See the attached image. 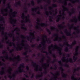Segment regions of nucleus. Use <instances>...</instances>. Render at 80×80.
Instances as JSON below:
<instances>
[{
	"instance_id": "45",
	"label": "nucleus",
	"mask_w": 80,
	"mask_h": 80,
	"mask_svg": "<svg viewBox=\"0 0 80 80\" xmlns=\"http://www.w3.org/2000/svg\"><path fill=\"white\" fill-rule=\"evenodd\" d=\"M3 48V45L2 44L1 42H0V48Z\"/></svg>"
},
{
	"instance_id": "4",
	"label": "nucleus",
	"mask_w": 80,
	"mask_h": 80,
	"mask_svg": "<svg viewBox=\"0 0 80 80\" xmlns=\"http://www.w3.org/2000/svg\"><path fill=\"white\" fill-rule=\"evenodd\" d=\"M18 31V32H19L20 31V29L18 28H15V29L13 30L12 31V33H10V34H8V35L10 37H12V36H14V32L15 31Z\"/></svg>"
},
{
	"instance_id": "31",
	"label": "nucleus",
	"mask_w": 80,
	"mask_h": 80,
	"mask_svg": "<svg viewBox=\"0 0 80 80\" xmlns=\"http://www.w3.org/2000/svg\"><path fill=\"white\" fill-rule=\"evenodd\" d=\"M17 14V12L16 11H14V12L12 13V14L13 15L12 16V17L14 18V17H16V14Z\"/></svg>"
},
{
	"instance_id": "59",
	"label": "nucleus",
	"mask_w": 80,
	"mask_h": 80,
	"mask_svg": "<svg viewBox=\"0 0 80 80\" xmlns=\"http://www.w3.org/2000/svg\"><path fill=\"white\" fill-rule=\"evenodd\" d=\"M51 29L52 30H55V27H52L51 28Z\"/></svg>"
},
{
	"instance_id": "14",
	"label": "nucleus",
	"mask_w": 80,
	"mask_h": 80,
	"mask_svg": "<svg viewBox=\"0 0 80 80\" xmlns=\"http://www.w3.org/2000/svg\"><path fill=\"white\" fill-rule=\"evenodd\" d=\"M68 31L67 29H66L64 31V32L65 33L67 36H71L72 34H71V31H70V32H68Z\"/></svg>"
},
{
	"instance_id": "26",
	"label": "nucleus",
	"mask_w": 80,
	"mask_h": 80,
	"mask_svg": "<svg viewBox=\"0 0 80 80\" xmlns=\"http://www.w3.org/2000/svg\"><path fill=\"white\" fill-rule=\"evenodd\" d=\"M3 19H4V18L2 16L1 17L0 19V22L1 23H2V22L4 23H5V21L3 20Z\"/></svg>"
},
{
	"instance_id": "3",
	"label": "nucleus",
	"mask_w": 80,
	"mask_h": 80,
	"mask_svg": "<svg viewBox=\"0 0 80 80\" xmlns=\"http://www.w3.org/2000/svg\"><path fill=\"white\" fill-rule=\"evenodd\" d=\"M43 37V39H44V41H42V42H41V44H42L43 46H44L43 48H42V49H45V38L46 39V41H47V35H45L42 36Z\"/></svg>"
},
{
	"instance_id": "50",
	"label": "nucleus",
	"mask_w": 80,
	"mask_h": 80,
	"mask_svg": "<svg viewBox=\"0 0 80 80\" xmlns=\"http://www.w3.org/2000/svg\"><path fill=\"white\" fill-rule=\"evenodd\" d=\"M74 18H75V19H74V22H75V23H77V21H78L77 19L75 18V17H74Z\"/></svg>"
},
{
	"instance_id": "63",
	"label": "nucleus",
	"mask_w": 80,
	"mask_h": 80,
	"mask_svg": "<svg viewBox=\"0 0 80 80\" xmlns=\"http://www.w3.org/2000/svg\"><path fill=\"white\" fill-rule=\"evenodd\" d=\"M8 78H10V79H11V78H12V77L10 75H8Z\"/></svg>"
},
{
	"instance_id": "47",
	"label": "nucleus",
	"mask_w": 80,
	"mask_h": 80,
	"mask_svg": "<svg viewBox=\"0 0 80 80\" xmlns=\"http://www.w3.org/2000/svg\"><path fill=\"white\" fill-rule=\"evenodd\" d=\"M2 14H3V16H5V17H7V16L8 15V13H2Z\"/></svg>"
},
{
	"instance_id": "58",
	"label": "nucleus",
	"mask_w": 80,
	"mask_h": 80,
	"mask_svg": "<svg viewBox=\"0 0 80 80\" xmlns=\"http://www.w3.org/2000/svg\"><path fill=\"white\" fill-rule=\"evenodd\" d=\"M57 76H60V72H57L56 73Z\"/></svg>"
},
{
	"instance_id": "15",
	"label": "nucleus",
	"mask_w": 80,
	"mask_h": 80,
	"mask_svg": "<svg viewBox=\"0 0 80 80\" xmlns=\"http://www.w3.org/2000/svg\"><path fill=\"white\" fill-rule=\"evenodd\" d=\"M30 62H31L32 63V65L34 67H35V66H36L37 67H38V65H37L36 64V62H35L32 60H30Z\"/></svg>"
},
{
	"instance_id": "28",
	"label": "nucleus",
	"mask_w": 80,
	"mask_h": 80,
	"mask_svg": "<svg viewBox=\"0 0 80 80\" xmlns=\"http://www.w3.org/2000/svg\"><path fill=\"white\" fill-rule=\"evenodd\" d=\"M58 48H59L58 49V51L59 52V54L60 55H62V52L61 50L62 48H60V47H58Z\"/></svg>"
},
{
	"instance_id": "41",
	"label": "nucleus",
	"mask_w": 80,
	"mask_h": 80,
	"mask_svg": "<svg viewBox=\"0 0 80 80\" xmlns=\"http://www.w3.org/2000/svg\"><path fill=\"white\" fill-rule=\"evenodd\" d=\"M77 44V41L75 40H74L73 41V42H72V45H75Z\"/></svg>"
},
{
	"instance_id": "34",
	"label": "nucleus",
	"mask_w": 80,
	"mask_h": 80,
	"mask_svg": "<svg viewBox=\"0 0 80 80\" xmlns=\"http://www.w3.org/2000/svg\"><path fill=\"white\" fill-rule=\"evenodd\" d=\"M54 42H55L56 41H58L59 42H61L62 41V39L61 38H60L58 40V39H55L53 40Z\"/></svg>"
},
{
	"instance_id": "54",
	"label": "nucleus",
	"mask_w": 80,
	"mask_h": 80,
	"mask_svg": "<svg viewBox=\"0 0 80 80\" xmlns=\"http://www.w3.org/2000/svg\"><path fill=\"white\" fill-rule=\"evenodd\" d=\"M14 51V49H12L11 50H10L9 51V53H12V52H13V51Z\"/></svg>"
},
{
	"instance_id": "19",
	"label": "nucleus",
	"mask_w": 80,
	"mask_h": 80,
	"mask_svg": "<svg viewBox=\"0 0 80 80\" xmlns=\"http://www.w3.org/2000/svg\"><path fill=\"white\" fill-rule=\"evenodd\" d=\"M28 52V51H26L25 52H24L22 53V55H24V56H25V58H28V57H29L28 55H27Z\"/></svg>"
},
{
	"instance_id": "16",
	"label": "nucleus",
	"mask_w": 80,
	"mask_h": 80,
	"mask_svg": "<svg viewBox=\"0 0 80 80\" xmlns=\"http://www.w3.org/2000/svg\"><path fill=\"white\" fill-rule=\"evenodd\" d=\"M21 29L24 30L25 31H27V28L26 27H25V25L24 23H23L21 25Z\"/></svg>"
},
{
	"instance_id": "33",
	"label": "nucleus",
	"mask_w": 80,
	"mask_h": 80,
	"mask_svg": "<svg viewBox=\"0 0 80 80\" xmlns=\"http://www.w3.org/2000/svg\"><path fill=\"white\" fill-rule=\"evenodd\" d=\"M79 70H80V67L77 68H75L74 69L73 72L75 73L76 71H78Z\"/></svg>"
},
{
	"instance_id": "48",
	"label": "nucleus",
	"mask_w": 80,
	"mask_h": 80,
	"mask_svg": "<svg viewBox=\"0 0 80 80\" xmlns=\"http://www.w3.org/2000/svg\"><path fill=\"white\" fill-rule=\"evenodd\" d=\"M41 52H42L43 53H45L46 54V55H48V52L45 51H43V50H42L41 51Z\"/></svg>"
},
{
	"instance_id": "36",
	"label": "nucleus",
	"mask_w": 80,
	"mask_h": 80,
	"mask_svg": "<svg viewBox=\"0 0 80 80\" xmlns=\"http://www.w3.org/2000/svg\"><path fill=\"white\" fill-rule=\"evenodd\" d=\"M55 46H56V47H58V46L57 45V44H56L54 46H53V44H51V46H49L48 48H53V47H55Z\"/></svg>"
},
{
	"instance_id": "11",
	"label": "nucleus",
	"mask_w": 80,
	"mask_h": 80,
	"mask_svg": "<svg viewBox=\"0 0 80 80\" xmlns=\"http://www.w3.org/2000/svg\"><path fill=\"white\" fill-rule=\"evenodd\" d=\"M39 8V7H38L37 8H32V12H33L32 14V15H33V16H35L36 15V14H35V13H34V11L33 10H35V12H36V11H37V10Z\"/></svg>"
},
{
	"instance_id": "29",
	"label": "nucleus",
	"mask_w": 80,
	"mask_h": 80,
	"mask_svg": "<svg viewBox=\"0 0 80 80\" xmlns=\"http://www.w3.org/2000/svg\"><path fill=\"white\" fill-rule=\"evenodd\" d=\"M40 26H42V27H47L48 26V24H45V23H42L41 24H40Z\"/></svg>"
},
{
	"instance_id": "32",
	"label": "nucleus",
	"mask_w": 80,
	"mask_h": 80,
	"mask_svg": "<svg viewBox=\"0 0 80 80\" xmlns=\"http://www.w3.org/2000/svg\"><path fill=\"white\" fill-rule=\"evenodd\" d=\"M6 42L7 44H8L9 46H10V47H12V42H10L9 43V40H8V41H6Z\"/></svg>"
},
{
	"instance_id": "64",
	"label": "nucleus",
	"mask_w": 80,
	"mask_h": 80,
	"mask_svg": "<svg viewBox=\"0 0 80 80\" xmlns=\"http://www.w3.org/2000/svg\"><path fill=\"white\" fill-rule=\"evenodd\" d=\"M50 0H48V1H47V3H48V4H50Z\"/></svg>"
},
{
	"instance_id": "5",
	"label": "nucleus",
	"mask_w": 80,
	"mask_h": 80,
	"mask_svg": "<svg viewBox=\"0 0 80 80\" xmlns=\"http://www.w3.org/2000/svg\"><path fill=\"white\" fill-rule=\"evenodd\" d=\"M59 69L61 71V73H63L62 75V77L63 78H67V74H65V73L63 72H64V69L62 68V67H61L59 68Z\"/></svg>"
},
{
	"instance_id": "18",
	"label": "nucleus",
	"mask_w": 80,
	"mask_h": 80,
	"mask_svg": "<svg viewBox=\"0 0 80 80\" xmlns=\"http://www.w3.org/2000/svg\"><path fill=\"white\" fill-rule=\"evenodd\" d=\"M78 27H79L78 26L77 27H74V30H76L77 31L76 32V33H77L79 34L80 33V29H77V28H78Z\"/></svg>"
},
{
	"instance_id": "2",
	"label": "nucleus",
	"mask_w": 80,
	"mask_h": 80,
	"mask_svg": "<svg viewBox=\"0 0 80 80\" xmlns=\"http://www.w3.org/2000/svg\"><path fill=\"white\" fill-rule=\"evenodd\" d=\"M24 67H25L24 63H22V64H20L19 67L18 68V69H19V70H18V71H16V73H22V72H23L24 71H23V68H24Z\"/></svg>"
},
{
	"instance_id": "52",
	"label": "nucleus",
	"mask_w": 80,
	"mask_h": 80,
	"mask_svg": "<svg viewBox=\"0 0 80 80\" xmlns=\"http://www.w3.org/2000/svg\"><path fill=\"white\" fill-rule=\"evenodd\" d=\"M65 58H66V57L65 56L62 59V62H64V61L65 60Z\"/></svg>"
},
{
	"instance_id": "35",
	"label": "nucleus",
	"mask_w": 80,
	"mask_h": 80,
	"mask_svg": "<svg viewBox=\"0 0 80 80\" xmlns=\"http://www.w3.org/2000/svg\"><path fill=\"white\" fill-rule=\"evenodd\" d=\"M25 18V13H24V12H23L22 13V14L21 18L23 20V19H24V18Z\"/></svg>"
},
{
	"instance_id": "51",
	"label": "nucleus",
	"mask_w": 80,
	"mask_h": 80,
	"mask_svg": "<svg viewBox=\"0 0 80 80\" xmlns=\"http://www.w3.org/2000/svg\"><path fill=\"white\" fill-rule=\"evenodd\" d=\"M48 41H49V42H48V41H47L48 42V44H50V43H52V41L50 39H48Z\"/></svg>"
},
{
	"instance_id": "57",
	"label": "nucleus",
	"mask_w": 80,
	"mask_h": 80,
	"mask_svg": "<svg viewBox=\"0 0 80 80\" xmlns=\"http://www.w3.org/2000/svg\"><path fill=\"white\" fill-rule=\"evenodd\" d=\"M72 58H73V59L74 60V62H76V61L77 60H76L75 59V56H73V57H72Z\"/></svg>"
},
{
	"instance_id": "55",
	"label": "nucleus",
	"mask_w": 80,
	"mask_h": 80,
	"mask_svg": "<svg viewBox=\"0 0 80 80\" xmlns=\"http://www.w3.org/2000/svg\"><path fill=\"white\" fill-rule=\"evenodd\" d=\"M0 58H2V62H5V59L3 58V57L1 56L0 57Z\"/></svg>"
},
{
	"instance_id": "60",
	"label": "nucleus",
	"mask_w": 80,
	"mask_h": 80,
	"mask_svg": "<svg viewBox=\"0 0 80 80\" xmlns=\"http://www.w3.org/2000/svg\"><path fill=\"white\" fill-rule=\"evenodd\" d=\"M26 70H29V67L27 65L26 66Z\"/></svg>"
},
{
	"instance_id": "25",
	"label": "nucleus",
	"mask_w": 80,
	"mask_h": 80,
	"mask_svg": "<svg viewBox=\"0 0 80 80\" xmlns=\"http://www.w3.org/2000/svg\"><path fill=\"white\" fill-rule=\"evenodd\" d=\"M19 5V6H21V3H20V1H18L16 3V4L15 5V7H17V6Z\"/></svg>"
},
{
	"instance_id": "1",
	"label": "nucleus",
	"mask_w": 80,
	"mask_h": 80,
	"mask_svg": "<svg viewBox=\"0 0 80 80\" xmlns=\"http://www.w3.org/2000/svg\"><path fill=\"white\" fill-rule=\"evenodd\" d=\"M62 8H63L62 11V13H61V11H60L59 14H60V15H62V16H64V15H65V11H68V13L69 16H72V14H73V13H75V11H74V8H72V11L71 12H70V11L68 10V9L67 8L65 7L64 6H62Z\"/></svg>"
},
{
	"instance_id": "49",
	"label": "nucleus",
	"mask_w": 80,
	"mask_h": 80,
	"mask_svg": "<svg viewBox=\"0 0 80 80\" xmlns=\"http://www.w3.org/2000/svg\"><path fill=\"white\" fill-rule=\"evenodd\" d=\"M58 63L60 64V65H61V66H63V65L62 64V61H59L58 62Z\"/></svg>"
},
{
	"instance_id": "6",
	"label": "nucleus",
	"mask_w": 80,
	"mask_h": 80,
	"mask_svg": "<svg viewBox=\"0 0 80 80\" xmlns=\"http://www.w3.org/2000/svg\"><path fill=\"white\" fill-rule=\"evenodd\" d=\"M43 65H45V66H46L45 67H44L43 68V69L44 70V72L43 73L45 74H47V67H49V65H50V64L49 63V64H48L46 63H44Z\"/></svg>"
},
{
	"instance_id": "8",
	"label": "nucleus",
	"mask_w": 80,
	"mask_h": 80,
	"mask_svg": "<svg viewBox=\"0 0 80 80\" xmlns=\"http://www.w3.org/2000/svg\"><path fill=\"white\" fill-rule=\"evenodd\" d=\"M12 45L13 47L15 48V49H16V50H17V51H18V50L21 51V50L23 49V47H20L18 46V48L16 47H15V44L14 43H12Z\"/></svg>"
},
{
	"instance_id": "20",
	"label": "nucleus",
	"mask_w": 80,
	"mask_h": 80,
	"mask_svg": "<svg viewBox=\"0 0 80 80\" xmlns=\"http://www.w3.org/2000/svg\"><path fill=\"white\" fill-rule=\"evenodd\" d=\"M65 42H66V45L67 46V47H70V48H72V45H70L68 44V42L67 41V40L65 41Z\"/></svg>"
},
{
	"instance_id": "17",
	"label": "nucleus",
	"mask_w": 80,
	"mask_h": 80,
	"mask_svg": "<svg viewBox=\"0 0 80 80\" xmlns=\"http://www.w3.org/2000/svg\"><path fill=\"white\" fill-rule=\"evenodd\" d=\"M79 48V47L78 46H77L75 48V53L74 54L75 56H77V55H78V48Z\"/></svg>"
},
{
	"instance_id": "43",
	"label": "nucleus",
	"mask_w": 80,
	"mask_h": 80,
	"mask_svg": "<svg viewBox=\"0 0 80 80\" xmlns=\"http://www.w3.org/2000/svg\"><path fill=\"white\" fill-rule=\"evenodd\" d=\"M59 16V15H58V16H57V17H58V18H57L56 20V22H58L59 21H60V18H59V17H58V16Z\"/></svg>"
},
{
	"instance_id": "38",
	"label": "nucleus",
	"mask_w": 80,
	"mask_h": 80,
	"mask_svg": "<svg viewBox=\"0 0 80 80\" xmlns=\"http://www.w3.org/2000/svg\"><path fill=\"white\" fill-rule=\"evenodd\" d=\"M14 58H17L18 61H20V55H18L16 57H14Z\"/></svg>"
},
{
	"instance_id": "30",
	"label": "nucleus",
	"mask_w": 80,
	"mask_h": 80,
	"mask_svg": "<svg viewBox=\"0 0 80 80\" xmlns=\"http://www.w3.org/2000/svg\"><path fill=\"white\" fill-rule=\"evenodd\" d=\"M67 62H70V63H73V59H72V58H70L69 59V60H68V58H67Z\"/></svg>"
},
{
	"instance_id": "9",
	"label": "nucleus",
	"mask_w": 80,
	"mask_h": 80,
	"mask_svg": "<svg viewBox=\"0 0 80 80\" xmlns=\"http://www.w3.org/2000/svg\"><path fill=\"white\" fill-rule=\"evenodd\" d=\"M25 18H26L25 20L24 21L25 22L27 23V22H29V23H31V21L30 20V19H28V18H30V15L28 14L27 16H25Z\"/></svg>"
},
{
	"instance_id": "56",
	"label": "nucleus",
	"mask_w": 80,
	"mask_h": 80,
	"mask_svg": "<svg viewBox=\"0 0 80 80\" xmlns=\"http://www.w3.org/2000/svg\"><path fill=\"white\" fill-rule=\"evenodd\" d=\"M53 7H57V5L56 4H52Z\"/></svg>"
},
{
	"instance_id": "61",
	"label": "nucleus",
	"mask_w": 80,
	"mask_h": 80,
	"mask_svg": "<svg viewBox=\"0 0 80 80\" xmlns=\"http://www.w3.org/2000/svg\"><path fill=\"white\" fill-rule=\"evenodd\" d=\"M36 45V44H32L31 45V47L34 48L35 47Z\"/></svg>"
},
{
	"instance_id": "10",
	"label": "nucleus",
	"mask_w": 80,
	"mask_h": 80,
	"mask_svg": "<svg viewBox=\"0 0 80 80\" xmlns=\"http://www.w3.org/2000/svg\"><path fill=\"white\" fill-rule=\"evenodd\" d=\"M17 22V19H13L12 21H10V23L13 25V27H15V23H16V22Z\"/></svg>"
},
{
	"instance_id": "24",
	"label": "nucleus",
	"mask_w": 80,
	"mask_h": 80,
	"mask_svg": "<svg viewBox=\"0 0 80 80\" xmlns=\"http://www.w3.org/2000/svg\"><path fill=\"white\" fill-rule=\"evenodd\" d=\"M34 33H35V31H34V32L32 33V32H31L29 33L30 35L31 36H32V35H33L31 39H32V40H34L35 38V35L34 34Z\"/></svg>"
},
{
	"instance_id": "62",
	"label": "nucleus",
	"mask_w": 80,
	"mask_h": 80,
	"mask_svg": "<svg viewBox=\"0 0 80 80\" xmlns=\"http://www.w3.org/2000/svg\"><path fill=\"white\" fill-rule=\"evenodd\" d=\"M54 67L55 68H54V70H56L57 68V65L55 64L54 65Z\"/></svg>"
},
{
	"instance_id": "37",
	"label": "nucleus",
	"mask_w": 80,
	"mask_h": 80,
	"mask_svg": "<svg viewBox=\"0 0 80 80\" xmlns=\"http://www.w3.org/2000/svg\"><path fill=\"white\" fill-rule=\"evenodd\" d=\"M44 58H45V57H43L41 59L40 61V63H43V62H44Z\"/></svg>"
},
{
	"instance_id": "12",
	"label": "nucleus",
	"mask_w": 80,
	"mask_h": 80,
	"mask_svg": "<svg viewBox=\"0 0 80 80\" xmlns=\"http://www.w3.org/2000/svg\"><path fill=\"white\" fill-rule=\"evenodd\" d=\"M5 68L2 67L1 68V71L0 72V74L1 75H3L4 74H5Z\"/></svg>"
},
{
	"instance_id": "46",
	"label": "nucleus",
	"mask_w": 80,
	"mask_h": 80,
	"mask_svg": "<svg viewBox=\"0 0 80 80\" xmlns=\"http://www.w3.org/2000/svg\"><path fill=\"white\" fill-rule=\"evenodd\" d=\"M64 67H65L67 68H68V67H69V65H68V64H67V63H66L64 65Z\"/></svg>"
},
{
	"instance_id": "21",
	"label": "nucleus",
	"mask_w": 80,
	"mask_h": 80,
	"mask_svg": "<svg viewBox=\"0 0 80 80\" xmlns=\"http://www.w3.org/2000/svg\"><path fill=\"white\" fill-rule=\"evenodd\" d=\"M10 3H8L7 4V6H8V8L9 9H10V12L11 13H12V12H13V9L12 8H10L11 7V6L10 5Z\"/></svg>"
},
{
	"instance_id": "22",
	"label": "nucleus",
	"mask_w": 80,
	"mask_h": 80,
	"mask_svg": "<svg viewBox=\"0 0 80 80\" xmlns=\"http://www.w3.org/2000/svg\"><path fill=\"white\" fill-rule=\"evenodd\" d=\"M71 80H80V78H75V76H74V74H73L72 75L71 77Z\"/></svg>"
},
{
	"instance_id": "7",
	"label": "nucleus",
	"mask_w": 80,
	"mask_h": 80,
	"mask_svg": "<svg viewBox=\"0 0 80 80\" xmlns=\"http://www.w3.org/2000/svg\"><path fill=\"white\" fill-rule=\"evenodd\" d=\"M3 24H0V32H2L1 34L2 35H5V32H4V30H5V28L3 27H1V26H2Z\"/></svg>"
},
{
	"instance_id": "39",
	"label": "nucleus",
	"mask_w": 80,
	"mask_h": 80,
	"mask_svg": "<svg viewBox=\"0 0 80 80\" xmlns=\"http://www.w3.org/2000/svg\"><path fill=\"white\" fill-rule=\"evenodd\" d=\"M46 30L48 33H49V35H51V33H52V32L48 28L46 29Z\"/></svg>"
},
{
	"instance_id": "23",
	"label": "nucleus",
	"mask_w": 80,
	"mask_h": 80,
	"mask_svg": "<svg viewBox=\"0 0 80 80\" xmlns=\"http://www.w3.org/2000/svg\"><path fill=\"white\" fill-rule=\"evenodd\" d=\"M43 77V73L42 72H41V75H38L36 76L35 78L36 79H38V78H40V77Z\"/></svg>"
},
{
	"instance_id": "27",
	"label": "nucleus",
	"mask_w": 80,
	"mask_h": 80,
	"mask_svg": "<svg viewBox=\"0 0 80 80\" xmlns=\"http://www.w3.org/2000/svg\"><path fill=\"white\" fill-rule=\"evenodd\" d=\"M65 24V22H63L62 23V24H61L60 25H58V27L60 28H63V26L62 25Z\"/></svg>"
},
{
	"instance_id": "40",
	"label": "nucleus",
	"mask_w": 80,
	"mask_h": 80,
	"mask_svg": "<svg viewBox=\"0 0 80 80\" xmlns=\"http://www.w3.org/2000/svg\"><path fill=\"white\" fill-rule=\"evenodd\" d=\"M49 21L50 22H53V20H52L53 17H52V16H49Z\"/></svg>"
},
{
	"instance_id": "42",
	"label": "nucleus",
	"mask_w": 80,
	"mask_h": 80,
	"mask_svg": "<svg viewBox=\"0 0 80 80\" xmlns=\"http://www.w3.org/2000/svg\"><path fill=\"white\" fill-rule=\"evenodd\" d=\"M31 3L32 5V6H34L35 5V2H34V1L32 0V1H31Z\"/></svg>"
},
{
	"instance_id": "13",
	"label": "nucleus",
	"mask_w": 80,
	"mask_h": 80,
	"mask_svg": "<svg viewBox=\"0 0 80 80\" xmlns=\"http://www.w3.org/2000/svg\"><path fill=\"white\" fill-rule=\"evenodd\" d=\"M5 58L6 60L9 59V61H14V58H13L11 57H10L9 58H8V55L7 54H6L5 55Z\"/></svg>"
},
{
	"instance_id": "44",
	"label": "nucleus",
	"mask_w": 80,
	"mask_h": 80,
	"mask_svg": "<svg viewBox=\"0 0 80 80\" xmlns=\"http://www.w3.org/2000/svg\"><path fill=\"white\" fill-rule=\"evenodd\" d=\"M64 51L66 52H67L68 51V48L67 47H66V48L64 49Z\"/></svg>"
},
{
	"instance_id": "53",
	"label": "nucleus",
	"mask_w": 80,
	"mask_h": 80,
	"mask_svg": "<svg viewBox=\"0 0 80 80\" xmlns=\"http://www.w3.org/2000/svg\"><path fill=\"white\" fill-rule=\"evenodd\" d=\"M45 13L46 15L47 16H48V15H49V14L48 13V12L46 11L45 12Z\"/></svg>"
}]
</instances>
